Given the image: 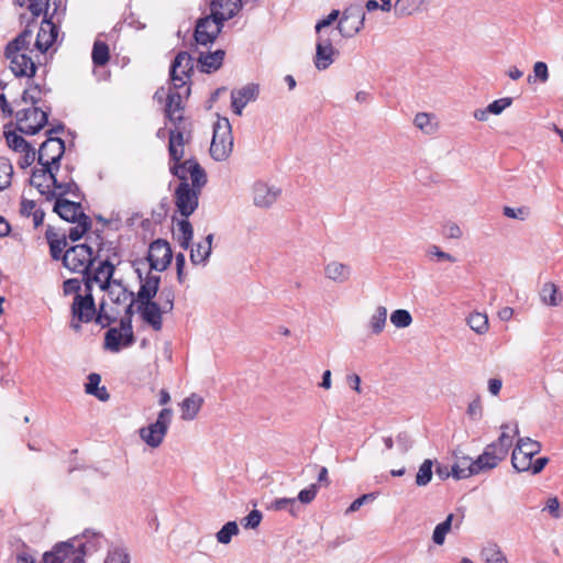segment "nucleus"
I'll return each mask as SVG.
<instances>
[{
  "instance_id": "obj_40",
  "label": "nucleus",
  "mask_w": 563,
  "mask_h": 563,
  "mask_svg": "<svg viewBox=\"0 0 563 563\" xmlns=\"http://www.w3.org/2000/svg\"><path fill=\"white\" fill-rule=\"evenodd\" d=\"M76 223L77 225L70 228L67 235L71 242L79 241L88 231L91 230L92 227V221L87 214H82L81 220Z\"/></svg>"
},
{
  "instance_id": "obj_10",
  "label": "nucleus",
  "mask_w": 563,
  "mask_h": 563,
  "mask_svg": "<svg viewBox=\"0 0 563 563\" xmlns=\"http://www.w3.org/2000/svg\"><path fill=\"white\" fill-rule=\"evenodd\" d=\"M64 153L65 141L58 136H48L38 148L37 163L49 165L51 168L58 172Z\"/></svg>"
},
{
  "instance_id": "obj_12",
  "label": "nucleus",
  "mask_w": 563,
  "mask_h": 563,
  "mask_svg": "<svg viewBox=\"0 0 563 563\" xmlns=\"http://www.w3.org/2000/svg\"><path fill=\"white\" fill-rule=\"evenodd\" d=\"M223 22L218 21L212 16L199 18L196 23L194 37L200 45L213 43L223 27Z\"/></svg>"
},
{
  "instance_id": "obj_23",
  "label": "nucleus",
  "mask_w": 563,
  "mask_h": 563,
  "mask_svg": "<svg viewBox=\"0 0 563 563\" xmlns=\"http://www.w3.org/2000/svg\"><path fill=\"white\" fill-rule=\"evenodd\" d=\"M137 277L141 282L140 289L137 291L136 300H152L156 297L159 285H161V276L147 274L145 278H143L141 269H135Z\"/></svg>"
},
{
  "instance_id": "obj_64",
  "label": "nucleus",
  "mask_w": 563,
  "mask_h": 563,
  "mask_svg": "<svg viewBox=\"0 0 563 563\" xmlns=\"http://www.w3.org/2000/svg\"><path fill=\"white\" fill-rule=\"evenodd\" d=\"M104 563H130V556L123 549H114L108 553Z\"/></svg>"
},
{
  "instance_id": "obj_53",
  "label": "nucleus",
  "mask_w": 563,
  "mask_h": 563,
  "mask_svg": "<svg viewBox=\"0 0 563 563\" xmlns=\"http://www.w3.org/2000/svg\"><path fill=\"white\" fill-rule=\"evenodd\" d=\"M184 111H175L174 109H164L165 118L174 125L173 129L180 126H192L191 122L183 114Z\"/></svg>"
},
{
  "instance_id": "obj_36",
  "label": "nucleus",
  "mask_w": 563,
  "mask_h": 563,
  "mask_svg": "<svg viewBox=\"0 0 563 563\" xmlns=\"http://www.w3.org/2000/svg\"><path fill=\"white\" fill-rule=\"evenodd\" d=\"M32 34V30L29 27L24 29L16 37L7 44L4 49L8 51L9 54L27 51L30 48Z\"/></svg>"
},
{
  "instance_id": "obj_42",
  "label": "nucleus",
  "mask_w": 563,
  "mask_h": 563,
  "mask_svg": "<svg viewBox=\"0 0 563 563\" xmlns=\"http://www.w3.org/2000/svg\"><path fill=\"white\" fill-rule=\"evenodd\" d=\"M422 5V0H397L394 5L396 16L411 15Z\"/></svg>"
},
{
  "instance_id": "obj_17",
  "label": "nucleus",
  "mask_w": 563,
  "mask_h": 563,
  "mask_svg": "<svg viewBox=\"0 0 563 563\" xmlns=\"http://www.w3.org/2000/svg\"><path fill=\"white\" fill-rule=\"evenodd\" d=\"M49 8V2L47 1L45 3V14L42 22V25L38 30L36 41H35V47L42 52L45 53L48 51V48L54 44L58 36V27L55 23L51 21V18L47 16V10Z\"/></svg>"
},
{
  "instance_id": "obj_25",
  "label": "nucleus",
  "mask_w": 563,
  "mask_h": 563,
  "mask_svg": "<svg viewBox=\"0 0 563 563\" xmlns=\"http://www.w3.org/2000/svg\"><path fill=\"white\" fill-rule=\"evenodd\" d=\"M279 194V189L269 187L265 183H256L253 188L254 205L261 208H268L276 201Z\"/></svg>"
},
{
  "instance_id": "obj_62",
  "label": "nucleus",
  "mask_w": 563,
  "mask_h": 563,
  "mask_svg": "<svg viewBox=\"0 0 563 563\" xmlns=\"http://www.w3.org/2000/svg\"><path fill=\"white\" fill-rule=\"evenodd\" d=\"M512 103V98L505 97L497 99L489 103L487 106V111H490L492 114L498 115L500 114L506 108L510 107Z\"/></svg>"
},
{
  "instance_id": "obj_9",
  "label": "nucleus",
  "mask_w": 563,
  "mask_h": 563,
  "mask_svg": "<svg viewBox=\"0 0 563 563\" xmlns=\"http://www.w3.org/2000/svg\"><path fill=\"white\" fill-rule=\"evenodd\" d=\"M365 11L358 3L344 9L338 23V30L343 37H353L364 26Z\"/></svg>"
},
{
  "instance_id": "obj_58",
  "label": "nucleus",
  "mask_w": 563,
  "mask_h": 563,
  "mask_svg": "<svg viewBox=\"0 0 563 563\" xmlns=\"http://www.w3.org/2000/svg\"><path fill=\"white\" fill-rule=\"evenodd\" d=\"M77 541H78V537H75L68 541H65L66 543H68L71 547V550H74L75 554L74 555L67 554V559H66V561H64V563H85V551L80 550V548H78V545L76 543Z\"/></svg>"
},
{
  "instance_id": "obj_38",
  "label": "nucleus",
  "mask_w": 563,
  "mask_h": 563,
  "mask_svg": "<svg viewBox=\"0 0 563 563\" xmlns=\"http://www.w3.org/2000/svg\"><path fill=\"white\" fill-rule=\"evenodd\" d=\"M532 459L533 456L522 452L521 446L516 444L511 455V464L517 472H529Z\"/></svg>"
},
{
  "instance_id": "obj_61",
  "label": "nucleus",
  "mask_w": 563,
  "mask_h": 563,
  "mask_svg": "<svg viewBox=\"0 0 563 563\" xmlns=\"http://www.w3.org/2000/svg\"><path fill=\"white\" fill-rule=\"evenodd\" d=\"M106 303L102 301L99 306V310L96 312V316L93 320L96 323L100 324L102 328H107L113 322H115L117 318L113 316H110L104 311Z\"/></svg>"
},
{
  "instance_id": "obj_54",
  "label": "nucleus",
  "mask_w": 563,
  "mask_h": 563,
  "mask_svg": "<svg viewBox=\"0 0 563 563\" xmlns=\"http://www.w3.org/2000/svg\"><path fill=\"white\" fill-rule=\"evenodd\" d=\"M390 321L396 328H407L412 322V317L408 310L397 309L390 314Z\"/></svg>"
},
{
  "instance_id": "obj_51",
  "label": "nucleus",
  "mask_w": 563,
  "mask_h": 563,
  "mask_svg": "<svg viewBox=\"0 0 563 563\" xmlns=\"http://www.w3.org/2000/svg\"><path fill=\"white\" fill-rule=\"evenodd\" d=\"M432 466L433 462L429 459L424 460L419 467V471L416 475V484L417 486H426L432 479Z\"/></svg>"
},
{
  "instance_id": "obj_18",
  "label": "nucleus",
  "mask_w": 563,
  "mask_h": 563,
  "mask_svg": "<svg viewBox=\"0 0 563 563\" xmlns=\"http://www.w3.org/2000/svg\"><path fill=\"white\" fill-rule=\"evenodd\" d=\"M38 164L42 166V168L32 169L29 185L35 187L47 201H51L54 197H56V191L51 190L49 186H44L42 180L48 178L52 181L54 174H57L58 172H55V169L51 168L49 165H45L44 163Z\"/></svg>"
},
{
  "instance_id": "obj_47",
  "label": "nucleus",
  "mask_w": 563,
  "mask_h": 563,
  "mask_svg": "<svg viewBox=\"0 0 563 563\" xmlns=\"http://www.w3.org/2000/svg\"><path fill=\"white\" fill-rule=\"evenodd\" d=\"M13 177V166L9 158L0 157V191L11 185Z\"/></svg>"
},
{
  "instance_id": "obj_2",
  "label": "nucleus",
  "mask_w": 563,
  "mask_h": 563,
  "mask_svg": "<svg viewBox=\"0 0 563 563\" xmlns=\"http://www.w3.org/2000/svg\"><path fill=\"white\" fill-rule=\"evenodd\" d=\"M233 150L231 123L227 118H220L213 124V136L210 145V155L217 162L225 161Z\"/></svg>"
},
{
  "instance_id": "obj_16",
  "label": "nucleus",
  "mask_w": 563,
  "mask_h": 563,
  "mask_svg": "<svg viewBox=\"0 0 563 563\" xmlns=\"http://www.w3.org/2000/svg\"><path fill=\"white\" fill-rule=\"evenodd\" d=\"M4 56L10 60V69L15 77L33 78L35 76L37 67L26 53L19 52L9 54V52L4 49Z\"/></svg>"
},
{
  "instance_id": "obj_1",
  "label": "nucleus",
  "mask_w": 563,
  "mask_h": 563,
  "mask_svg": "<svg viewBox=\"0 0 563 563\" xmlns=\"http://www.w3.org/2000/svg\"><path fill=\"white\" fill-rule=\"evenodd\" d=\"M51 107H30L15 113L16 130L25 135L37 134L47 123Z\"/></svg>"
},
{
  "instance_id": "obj_8",
  "label": "nucleus",
  "mask_w": 563,
  "mask_h": 563,
  "mask_svg": "<svg viewBox=\"0 0 563 563\" xmlns=\"http://www.w3.org/2000/svg\"><path fill=\"white\" fill-rule=\"evenodd\" d=\"M169 172L179 180L180 177L187 179V174H189L191 179L190 187L200 191L208 181L206 170L201 167L196 158H188L184 162L179 161L177 163H173L169 167Z\"/></svg>"
},
{
  "instance_id": "obj_49",
  "label": "nucleus",
  "mask_w": 563,
  "mask_h": 563,
  "mask_svg": "<svg viewBox=\"0 0 563 563\" xmlns=\"http://www.w3.org/2000/svg\"><path fill=\"white\" fill-rule=\"evenodd\" d=\"M240 529L235 521H228L222 528L217 532L216 537L219 543L228 544L231 542L232 537L239 534Z\"/></svg>"
},
{
  "instance_id": "obj_46",
  "label": "nucleus",
  "mask_w": 563,
  "mask_h": 563,
  "mask_svg": "<svg viewBox=\"0 0 563 563\" xmlns=\"http://www.w3.org/2000/svg\"><path fill=\"white\" fill-rule=\"evenodd\" d=\"M387 309L383 306L376 308L369 320V328L374 334H379L386 324Z\"/></svg>"
},
{
  "instance_id": "obj_55",
  "label": "nucleus",
  "mask_w": 563,
  "mask_h": 563,
  "mask_svg": "<svg viewBox=\"0 0 563 563\" xmlns=\"http://www.w3.org/2000/svg\"><path fill=\"white\" fill-rule=\"evenodd\" d=\"M503 214L510 219H516L520 221H525L530 216V208L522 206L519 208H512V207H504L503 208Z\"/></svg>"
},
{
  "instance_id": "obj_7",
  "label": "nucleus",
  "mask_w": 563,
  "mask_h": 563,
  "mask_svg": "<svg viewBox=\"0 0 563 563\" xmlns=\"http://www.w3.org/2000/svg\"><path fill=\"white\" fill-rule=\"evenodd\" d=\"M200 194V190L190 187L188 179L180 177V183L174 192V200L177 212L183 218H189L197 210Z\"/></svg>"
},
{
  "instance_id": "obj_15",
  "label": "nucleus",
  "mask_w": 563,
  "mask_h": 563,
  "mask_svg": "<svg viewBox=\"0 0 563 563\" xmlns=\"http://www.w3.org/2000/svg\"><path fill=\"white\" fill-rule=\"evenodd\" d=\"M71 317L77 319L78 322L88 323L91 322L96 316L97 308L95 298L92 295L82 296L77 294L74 297V301L70 308Z\"/></svg>"
},
{
  "instance_id": "obj_52",
  "label": "nucleus",
  "mask_w": 563,
  "mask_h": 563,
  "mask_svg": "<svg viewBox=\"0 0 563 563\" xmlns=\"http://www.w3.org/2000/svg\"><path fill=\"white\" fill-rule=\"evenodd\" d=\"M272 508L277 511L287 509L292 516H297L299 510L296 498H276L272 503Z\"/></svg>"
},
{
  "instance_id": "obj_37",
  "label": "nucleus",
  "mask_w": 563,
  "mask_h": 563,
  "mask_svg": "<svg viewBox=\"0 0 563 563\" xmlns=\"http://www.w3.org/2000/svg\"><path fill=\"white\" fill-rule=\"evenodd\" d=\"M177 229H178V243L179 246L184 250H188L192 238H194V228L188 220V218H184L177 222Z\"/></svg>"
},
{
  "instance_id": "obj_26",
  "label": "nucleus",
  "mask_w": 563,
  "mask_h": 563,
  "mask_svg": "<svg viewBox=\"0 0 563 563\" xmlns=\"http://www.w3.org/2000/svg\"><path fill=\"white\" fill-rule=\"evenodd\" d=\"M45 239L49 245V253L54 261H62L64 257V250L67 246V236L63 234L59 236L54 228L48 225L45 232Z\"/></svg>"
},
{
  "instance_id": "obj_27",
  "label": "nucleus",
  "mask_w": 563,
  "mask_h": 563,
  "mask_svg": "<svg viewBox=\"0 0 563 563\" xmlns=\"http://www.w3.org/2000/svg\"><path fill=\"white\" fill-rule=\"evenodd\" d=\"M224 56L225 52L223 49H217L207 54L201 53L198 58L199 70L206 74L218 70L223 64Z\"/></svg>"
},
{
  "instance_id": "obj_57",
  "label": "nucleus",
  "mask_w": 563,
  "mask_h": 563,
  "mask_svg": "<svg viewBox=\"0 0 563 563\" xmlns=\"http://www.w3.org/2000/svg\"><path fill=\"white\" fill-rule=\"evenodd\" d=\"M518 446H521L522 452L528 453L531 456H534L541 451L540 442L532 440L528 437L520 438L517 442Z\"/></svg>"
},
{
  "instance_id": "obj_59",
  "label": "nucleus",
  "mask_w": 563,
  "mask_h": 563,
  "mask_svg": "<svg viewBox=\"0 0 563 563\" xmlns=\"http://www.w3.org/2000/svg\"><path fill=\"white\" fill-rule=\"evenodd\" d=\"M534 76L529 75L527 80L531 84L533 80L539 79L541 82H545L549 79L548 66L544 62H537L533 65Z\"/></svg>"
},
{
  "instance_id": "obj_29",
  "label": "nucleus",
  "mask_w": 563,
  "mask_h": 563,
  "mask_svg": "<svg viewBox=\"0 0 563 563\" xmlns=\"http://www.w3.org/2000/svg\"><path fill=\"white\" fill-rule=\"evenodd\" d=\"M351 273L352 269L349 265L338 261H331L324 266V276L338 284L347 282Z\"/></svg>"
},
{
  "instance_id": "obj_32",
  "label": "nucleus",
  "mask_w": 563,
  "mask_h": 563,
  "mask_svg": "<svg viewBox=\"0 0 563 563\" xmlns=\"http://www.w3.org/2000/svg\"><path fill=\"white\" fill-rule=\"evenodd\" d=\"M51 183H52V187H53L52 190L56 191V197L53 198L55 201H56L57 197L64 198V196H66L68 194L73 195L74 197H77V198L81 197V190L71 177H69V179L66 181H59L57 179V174H54Z\"/></svg>"
},
{
  "instance_id": "obj_45",
  "label": "nucleus",
  "mask_w": 563,
  "mask_h": 563,
  "mask_svg": "<svg viewBox=\"0 0 563 563\" xmlns=\"http://www.w3.org/2000/svg\"><path fill=\"white\" fill-rule=\"evenodd\" d=\"M454 516L450 514L444 521L437 525L433 534H432V541L438 544L442 545L445 541V536L450 532L452 528Z\"/></svg>"
},
{
  "instance_id": "obj_63",
  "label": "nucleus",
  "mask_w": 563,
  "mask_h": 563,
  "mask_svg": "<svg viewBox=\"0 0 563 563\" xmlns=\"http://www.w3.org/2000/svg\"><path fill=\"white\" fill-rule=\"evenodd\" d=\"M415 125L427 132L430 133L433 131V126L431 124V115L426 112L417 113L413 120Z\"/></svg>"
},
{
  "instance_id": "obj_60",
  "label": "nucleus",
  "mask_w": 563,
  "mask_h": 563,
  "mask_svg": "<svg viewBox=\"0 0 563 563\" xmlns=\"http://www.w3.org/2000/svg\"><path fill=\"white\" fill-rule=\"evenodd\" d=\"M263 515L260 510L253 509L246 517L241 520V525L245 529H255L260 526Z\"/></svg>"
},
{
  "instance_id": "obj_31",
  "label": "nucleus",
  "mask_w": 563,
  "mask_h": 563,
  "mask_svg": "<svg viewBox=\"0 0 563 563\" xmlns=\"http://www.w3.org/2000/svg\"><path fill=\"white\" fill-rule=\"evenodd\" d=\"M202 404V397L197 394H191L189 397L185 398L180 404L181 419L185 421L194 420L200 411Z\"/></svg>"
},
{
  "instance_id": "obj_13",
  "label": "nucleus",
  "mask_w": 563,
  "mask_h": 563,
  "mask_svg": "<svg viewBox=\"0 0 563 563\" xmlns=\"http://www.w3.org/2000/svg\"><path fill=\"white\" fill-rule=\"evenodd\" d=\"M192 126H180L177 129H170L168 140V153L169 159L173 163H177L184 157V146L191 140Z\"/></svg>"
},
{
  "instance_id": "obj_33",
  "label": "nucleus",
  "mask_w": 563,
  "mask_h": 563,
  "mask_svg": "<svg viewBox=\"0 0 563 563\" xmlns=\"http://www.w3.org/2000/svg\"><path fill=\"white\" fill-rule=\"evenodd\" d=\"M102 542V534L99 532L91 531L86 529L82 532L81 538L78 537V541L76 542L80 550L85 551V556L92 552H96Z\"/></svg>"
},
{
  "instance_id": "obj_6",
  "label": "nucleus",
  "mask_w": 563,
  "mask_h": 563,
  "mask_svg": "<svg viewBox=\"0 0 563 563\" xmlns=\"http://www.w3.org/2000/svg\"><path fill=\"white\" fill-rule=\"evenodd\" d=\"M135 335L132 327V319L122 317L120 328H109L104 333V349L118 353L122 347L133 345Z\"/></svg>"
},
{
  "instance_id": "obj_5",
  "label": "nucleus",
  "mask_w": 563,
  "mask_h": 563,
  "mask_svg": "<svg viewBox=\"0 0 563 563\" xmlns=\"http://www.w3.org/2000/svg\"><path fill=\"white\" fill-rule=\"evenodd\" d=\"M95 261L91 246L82 243L65 250L63 265L73 273H82L91 271Z\"/></svg>"
},
{
  "instance_id": "obj_24",
  "label": "nucleus",
  "mask_w": 563,
  "mask_h": 563,
  "mask_svg": "<svg viewBox=\"0 0 563 563\" xmlns=\"http://www.w3.org/2000/svg\"><path fill=\"white\" fill-rule=\"evenodd\" d=\"M459 453L457 450L454 451L455 463L452 465V476L456 479H463L479 474L475 466V460L467 455H459Z\"/></svg>"
},
{
  "instance_id": "obj_21",
  "label": "nucleus",
  "mask_w": 563,
  "mask_h": 563,
  "mask_svg": "<svg viewBox=\"0 0 563 563\" xmlns=\"http://www.w3.org/2000/svg\"><path fill=\"white\" fill-rule=\"evenodd\" d=\"M53 211L57 213L60 219L70 223L81 220V216L86 214L80 202L71 201L62 197H57Z\"/></svg>"
},
{
  "instance_id": "obj_56",
  "label": "nucleus",
  "mask_w": 563,
  "mask_h": 563,
  "mask_svg": "<svg viewBox=\"0 0 563 563\" xmlns=\"http://www.w3.org/2000/svg\"><path fill=\"white\" fill-rule=\"evenodd\" d=\"M120 264V261H118L117 264H114L110 256H108L106 260L101 261L97 268L95 269V273L98 274V277L104 275V277L111 279L115 273V266Z\"/></svg>"
},
{
  "instance_id": "obj_39",
  "label": "nucleus",
  "mask_w": 563,
  "mask_h": 563,
  "mask_svg": "<svg viewBox=\"0 0 563 563\" xmlns=\"http://www.w3.org/2000/svg\"><path fill=\"white\" fill-rule=\"evenodd\" d=\"M481 556L486 563H508L507 558L496 543H488L481 551Z\"/></svg>"
},
{
  "instance_id": "obj_11",
  "label": "nucleus",
  "mask_w": 563,
  "mask_h": 563,
  "mask_svg": "<svg viewBox=\"0 0 563 563\" xmlns=\"http://www.w3.org/2000/svg\"><path fill=\"white\" fill-rule=\"evenodd\" d=\"M173 251L170 244L163 239H157L150 244L146 261L151 271L164 272L170 265Z\"/></svg>"
},
{
  "instance_id": "obj_4",
  "label": "nucleus",
  "mask_w": 563,
  "mask_h": 563,
  "mask_svg": "<svg viewBox=\"0 0 563 563\" xmlns=\"http://www.w3.org/2000/svg\"><path fill=\"white\" fill-rule=\"evenodd\" d=\"M194 74V59L191 55L186 52H179L170 65V80L173 86L177 89H185L186 97L190 96V77Z\"/></svg>"
},
{
  "instance_id": "obj_20",
  "label": "nucleus",
  "mask_w": 563,
  "mask_h": 563,
  "mask_svg": "<svg viewBox=\"0 0 563 563\" xmlns=\"http://www.w3.org/2000/svg\"><path fill=\"white\" fill-rule=\"evenodd\" d=\"M339 52L333 47L330 37L318 36L316 44L314 66L318 70H325L334 62L333 56Z\"/></svg>"
},
{
  "instance_id": "obj_50",
  "label": "nucleus",
  "mask_w": 563,
  "mask_h": 563,
  "mask_svg": "<svg viewBox=\"0 0 563 563\" xmlns=\"http://www.w3.org/2000/svg\"><path fill=\"white\" fill-rule=\"evenodd\" d=\"M8 146L15 152H22L32 146L22 135L14 131L4 132Z\"/></svg>"
},
{
  "instance_id": "obj_14",
  "label": "nucleus",
  "mask_w": 563,
  "mask_h": 563,
  "mask_svg": "<svg viewBox=\"0 0 563 563\" xmlns=\"http://www.w3.org/2000/svg\"><path fill=\"white\" fill-rule=\"evenodd\" d=\"M136 301V310L140 313L142 320L151 325L154 331H161L163 328V313L166 311H164L161 305L153 299Z\"/></svg>"
},
{
  "instance_id": "obj_34",
  "label": "nucleus",
  "mask_w": 563,
  "mask_h": 563,
  "mask_svg": "<svg viewBox=\"0 0 563 563\" xmlns=\"http://www.w3.org/2000/svg\"><path fill=\"white\" fill-rule=\"evenodd\" d=\"M67 553L68 555L75 554L68 543L59 542L51 551L44 553L43 563H64L67 559Z\"/></svg>"
},
{
  "instance_id": "obj_48",
  "label": "nucleus",
  "mask_w": 563,
  "mask_h": 563,
  "mask_svg": "<svg viewBox=\"0 0 563 563\" xmlns=\"http://www.w3.org/2000/svg\"><path fill=\"white\" fill-rule=\"evenodd\" d=\"M470 328L478 334H484L488 330V318L485 313L473 312L467 318Z\"/></svg>"
},
{
  "instance_id": "obj_30",
  "label": "nucleus",
  "mask_w": 563,
  "mask_h": 563,
  "mask_svg": "<svg viewBox=\"0 0 563 563\" xmlns=\"http://www.w3.org/2000/svg\"><path fill=\"white\" fill-rule=\"evenodd\" d=\"M213 234L206 236L205 242L197 243L190 252V261L194 265L206 264L211 255Z\"/></svg>"
},
{
  "instance_id": "obj_28",
  "label": "nucleus",
  "mask_w": 563,
  "mask_h": 563,
  "mask_svg": "<svg viewBox=\"0 0 563 563\" xmlns=\"http://www.w3.org/2000/svg\"><path fill=\"white\" fill-rule=\"evenodd\" d=\"M503 460L500 454H497V450L494 445L488 444L484 449V452L475 460V466L478 473L490 471L495 468Z\"/></svg>"
},
{
  "instance_id": "obj_19",
  "label": "nucleus",
  "mask_w": 563,
  "mask_h": 563,
  "mask_svg": "<svg viewBox=\"0 0 563 563\" xmlns=\"http://www.w3.org/2000/svg\"><path fill=\"white\" fill-rule=\"evenodd\" d=\"M260 95V86L251 82L231 91V107L235 114L241 115L250 101H255Z\"/></svg>"
},
{
  "instance_id": "obj_44",
  "label": "nucleus",
  "mask_w": 563,
  "mask_h": 563,
  "mask_svg": "<svg viewBox=\"0 0 563 563\" xmlns=\"http://www.w3.org/2000/svg\"><path fill=\"white\" fill-rule=\"evenodd\" d=\"M188 98L185 95V89H177L175 86L169 90L166 99L165 109H174L175 111H184L183 99Z\"/></svg>"
},
{
  "instance_id": "obj_43",
  "label": "nucleus",
  "mask_w": 563,
  "mask_h": 563,
  "mask_svg": "<svg viewBox=\"0 0 563 563\" xmlns=\"http://www.w3.org/2000/svg\"><path fill=\"white\" fill-rule=\"evenodd\" d=\"M508 428H509L508 424H506V423L501 424V427H500V429L503 430L501 434L499 435L497 441L490 443L492 445H494L496 448L497 454H500L501 457H504V459H506V456L508 455V451L512 445V437H510L507 433Z\"/></svg>"
},
{
  "instance_id": "obj_3",
  "label": "nucleus",
  "mask_w": 563,
  "mask_h": 563,
  "mask_svg": "<svg viewBox=\"0 0 563 563\" xmlns=\"http://www.w3.org/2000/svg\"><path fill=\"white\" fill-rule=\"evenodd\" d=\"M173 418V409L164 408L158 412L157 419L155 422L148 424L147 427H142L139 430L140 438L151 448H158L164 438L167 434L168 428L172 423Z\"/></svg>"
},
{
  "instance_id": "obj_22",
  "label": "nucleus",
  "mask_w": 563,
  "mask_h": 563,
  "mask_svg": "<svg viewBox=\"0 0 563 563\" xmlns=\"http://www.w3.org/2000/svg\"><path fill=\"white\" fill-rule=\"evenodd\" d=\"M243 7V0H212L210 11L212 16L220 22L234 18Z\"/></svg>"
},
{
  "instance_id": "obj_41",
  "label": "nucleus",
  "mask_w": 563,
  "mask_h": 563,
  "mask_svg": "<svg viewBox=\"0 0 563 563\" xmlns=\"http://www.w3.org/2000/svg\"><path fill=\"white\" fill-rule=\"evenodd\" d=\"M92 63L95 66H104L110 59V51L107 43L96 41L92 47Z\"/></svg>"
},
{
  "instance_id": "obj_35",
  "label": "nucleus",
  "mask_w": 563,
  "mask_h": 563,
  "mask_svg": "<svg viewBox=\"0 0 563 563\" xmlns=\"http://www.w3.org/2000/svg\"><path fill=\"white\" fill-rule=\"evenodd\" d=\"M541 301L550 307H558L561 305L563 297L558 286L554 283L548 282L543 284L540 290Z\"/></svg>"
}]
</instances>
